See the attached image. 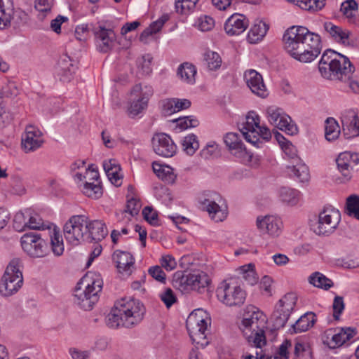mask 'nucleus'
Returning <instances> with one entry per match:
<instances>
[{"instance_id": "f257e3e1", "label": "nucleus", "mask_w": 359, "mask_h": 359, "mask_svg": "<svg viewBox=\"0 0 359 359\" xmlns=\"http://www.w3.org/2000/svg\"><path fill=\"white\" fill-rule=\"evenodd\" d=\"M283 41L285 50L301 62H311L322 50L321 38L303 26H292L284 33Z\"/></svg>"}, {"instance_id": "f03ea898", "label": "nucleus", "mask_w": 359, "mask_h": 359, "mask_svg": "<svg viewBox=\"0 0 359 359\" xmlns=\"http://www.w3.org/2000/svg\"><path fill=\"white\" fill-rule=\"evenodd\" d=\"M67 241L73 245L81 242H100L108 234V229L102 220L88 221L84 215L72 216L64 226Z\"/></svg>"}, {"instance_id": "7ed1b4c3", "label": "nucleus", "mask_w": 359, "mask_h": 359, "mask_svg": "<svg viewBox=\"0 0 359 359\" xmlns=\"http://www.w3.org/2000/svg\"><path fill=\"white\" fill-rule=\"evenodd\" d=\"M145 313L144 305L133 298H123L117 301L107 316V325L111 328L120 326L127 328L139 324Z\"/></svg>"}, {"instance_id": "20e7f679", "label": "nucleus", "mask_w": 359, "mask_h": 359, "mask_svg": "<svg viewBox=\"0 0 359 359\" xmlns=\"http://www.w3.org/2000/svg\"><path fill=\"white\" fill-rule=\"evenodd\" d=\"M339 59L334 58V62L330 65V77H325L330 80H338L340 88L346 92L359 93V77L354 75L355 67L349 59L337 53Z\"/></svg>"}, {"instance_id": "39448f33", "label": "nucleus", "mask_w": 359, "mask_h": 359, "mask_svg": "<svg viewBox=\"0 0 359 359\" xmlns=\"http://www.w3.org/2000/svg\"><path fill=\"white\" fill-rule=\"evenodd\" d=\"M88 276L77 284L74 294V302L81 309L88 311L98 301V293L102 289V280L98 277L88 281Z\"/></svg>"}, {"instance_id": "423d86ee", "label": "nucleus", "mask_w": 359, "mask_h": 359, "mask_svg": "<svg viewBox=\"0 0 359 359\" xmlns=\"http://www.w3.org/2000/svg\"><path fill=\"white\" fill-rule=\"evenodd\" d=\"M210 279L203 271H177L172 278L173 286L182 291L196 290L201 293L210 284Z\"/></svg>"}, {"instance_id": "0eeeda50", "label": "nucleus", "mask_w": 359, "mask_h": 359, "mask_svg": "<svg viewBox=\"0 0 359 359\" xmlns=\"http://www.w3.org/2000/svg\"><path fill=\"white\" fill-rule=\"evenodd\" d=\"M21 260L13 259L8 265L0 282V293L4 297H10L17 292L23 283L22 273L20 268Z\"/></svg>"}, {"instance_id": "6e6552de", "label": "nucleus", "mask_w": 359, "mask_h": 359, "mask_svg": "<svg viewBox=\"0 0 359 359\" xmlns=\"http://www.w3.org/2000/svg\"><path fill=\"white\" fill-rule=\"evenodd\" d=\"M261 316L259 311H252L251 314L248 313L244 316L241 325L248 343L256 348H262L266 343L264 331L259 329L258 325Z\"/></svg>"}, {"instance_id": "1a4fd4ad", "label": "nucleus", "mask_w": 359, "mask_h": 359, "mask_svg": "<svg viewBox=\"0 0 359 359\" xmlns=\"http://www.w3.org/2000/svg\"><path fill=\"white\" fill-rule=\"evenodd\" d=\"M297 297L293 292L287 293L276 305L271 320L274 330L283 328L297 304Z\"/></svg>"}, {"instance_id": "9d476101", "label": "nucleus", "mask_w": 359, "mask_h": 359, "mask_svg": "<svg viewBox=\"0 0 359 359\" xmlns=\"http://www.w3.org/2000/svg\"><path fill=\"white\" fill-rule=\"evenodd\" d=\"M218 299L228 306H240L246 299V292L240 286H232L223 281L216 290Z\"/></svg>"}, {"instance_id": "9b49d317", "label": "nucleus", "mask_w": 359, "mask_h": 359, "mask_svg": "<svg viewBox=\"0 0 359 359\" xmlns=\"http://www.w3.org/2000/svg\"><path fill=\"white\" fill-rule=\"evenodd\" d=\"M341 219V214L334 208H324L312 229L318 235H329L334 231Z\"/></svg>"}, {"instance_id": "f8f14e48", "label": "nucleus", "mask_w": 359, "mask_h": 359, "mask_svg": "<svg viewBox=\"0 0 359 359\" xmlns=\"http://www.w3.org/2000/svg\"><path fill=\"white\" fill-rule=\"evenodd\" d=\"M269 122L287 134L294 135L298 133V128L291 117L278 107L270 106L266 109Z\"/></svg>"}, {"instance_id": "ddd939ff", "label": "nucleus", "mask_w": 359, "mask_h": 359, "mask_svg": "<svg viewBox=\"0 0 359 359\" xmlns=\"http://www.w3.org/2000/svg\"><path fill=\"white\" fill-rule=\"evenodd\" d=\"M205 195L207 198H200V202L203 205V208L215 222H222L227 216V211L226 208L223 209L219 205V203L222 201L221 196L213 191H208Z\"/></svg>"}, {"instance_id": "4468645a", "label": "nucleus", "mask_w": 359, "mask_h": 359, "mask_svg": "<svg viewBox=\"0 0 359 359\" xmlns=\"http://www.w3.org/2000/svg\"><path fill=\"white\" fill-rule=\"evenodd\" d=\"M337 170L342 175V182L349 181L355 166L359 163V154L348 151L341 152L336 159Z\"/></svg>"}, {"instance_id": "2eb2a0df", "label": "nucleus", "mask_w": 359, "mask_h": 359, "mask_svg": "<svg viewBox=\"0 0 359 359\" xmlns=\"http://www.w3.org/2000/svg\"><path fill=\"white\" fill-rule=\"evenodd\" d=\"M152 148L156 154L170 158L177 151V146L168 135L164 133H158L154 135L151 139Z\"/></svg>"}, {"instance_id": "dca6fc26", "label": "nucleus", "mask_w": 359, "mask_h": 359, "mask_svg": "<svg viewBox=\"0 0 359 359\" xmlns=\"http://www.w3.org/2000/svg\"><path fill=\"white\" fill-rule=\"evenodd\" d=\"M152 94L153 89L151 86L146 85L142 87L141 83L136 84L131 90V95H135L138 98L132 102L128 109L130 114L137 116L145 109Z\"/></svg>"}, {"instance_id": "f3484780", "label": "nucleus", "mask_w": 359, "mask_h": 359, "mask_svg": "<svg viewBox=\"0 0 359 359\" xmlns=\"http://www.w3.org/2000/svg\"><path fill=\"white\" fill-rule=\"evenodd\" d=\"M44 142L43 133L36 126L29 125L22 136V148L25 153L34 151L40 148Z\"/></svg>"}, {"instance_id": "a211bd4d", "label": "nucleus", "mask_w": 359, "mask_h": 359, "mask_svg": "<svg viewBox=\"0 0 359 359\" xmlns=\"http://www.w3.org/2000/svg\"><path fill=\"white\" fill-rule=\"evenodd\" d=\"M259 116L251 112L246 116V121L242 124L240 129L245 140L257 148L261 147L263 143L259 140L258 135H256V128L259 127Z\"/></svg>"}, {"instance_id": "6ab92c4d", "label": "nucleus", "mask_w": 359, "mask_h": 359, "mask_svg": "<svg viewBox=\"0 0 359 359\" xmlns=\"http://www.w3.org/2000/svg\"><path fill=\"white\" fill-rule=\"evenodd\" d=\"M224 142L231 154L242 161H250L252 154L248 151L238 134L228 133L224 137Z\"/></svg>"}, {"instance_id": "aec40b11", "label": "nucleus", "mask_w": 359, "mask_h": 359, "mask_svg": "<svg viewBox=\"0 0 359 359\" xmlns=\"http://www.w3.org/2000/svg\"><path fill=\"white\" fill-rule=\"evenodd\" d=\"M97 43V50L103 53L110 51L116 39L114 32L111 29H106L102 25L95 27L93 29Z\"/></svg>"}, {"instance_id": "412c9836", "label": "nucleus", "mask_w": 359, "mask_h": 359, "mask_svg": "<svg viewBox=\"0 0 359 359\" xmlns=\"http://www.w3.org/2000/svg\"><path fill=\"white\" fill-rule=\"evenodd\" d=\"M244 78L248 86L255 95L262 98L269 95L262 76L259 72L254 69H249L245 72Z\"/></svg>"}, {"instance_id": "4be33fe9", "label": "nucleus", "mask_w": 359, "mask_h": 359, "mask_svg": "<svg viewBox=\"0 0 359 359\" xmlns=\"http://www.w3.org/2000/svg\"><path fill=\"white\" fill-rule=\"evenodd\" d=\"M341 123L343 134L346 139L359 135V118L354 111H346L341 116Z\"/></svg>"}, {"instance_id": "5701e85b", "label": "nucleus", "mask_w": 359, "mask_h": 359, "mask_svg": "<svg viewBox=\"0 0 359 359\" xmlns=\"http://www.w3.org/2000/svg\"><path fill=\"white\" fill-rule=\"evenodd\" d=\"M76 69L74 61L67 54L62 55L56 67V74L59 79L62 82H69Z\"/></svg>"}, {"instance_id": "b1692460", "label": "nucleus", "mask_w": 359, "mask_h": 359, "mask_svg": "<svg viewBox=\"0 0 359 359\" xmlns=\"http://www.w3.org/2000/svg\"><path fill=\"white\" fill-rule=\"evenodd\" d=\"M112 259L116 264L119 273L127 276L132 273L134 269L135 259L130 253L116 250L112 255Z\"/></svg>"}, {"instance_id": "393cba45", "label": "nucleus", "mask_w": 359, "mask_h": 359, "mask_svg": "<svg viewBox=\"0 0 359 359\" xmlns=\"http://www.w3.org/2000/svg\"><path fill=\"white\" fill-rule=\"evenodd\" d=\"M93 165L88 166V168L86 171V175H90L88 177L89 180H92L93 181L97 182V183H95V182H86L84 184L83 188V192L85 195H86L88 197H90L93 198H99L102 195V188L100 185V182H98L99 180V173L97 170H95L93 168Z\"/></svg>"}, {"instance_id": "a878e982", "label": "nucleus", "mask_w": 359, "mask_h": 359, "mask_svg": "<svg viewBox=\"0 0 359 359\" xmlns=\"http://www.w3.org/2000/svg\"><path fill=\"white\" fill-rule=\"evenodd\" d=\"M248 26V20L243 15L234 13L230 16L224 24V30L229 36L239 35Z\"/></svg>"}, {"instance_id": "bb28decb", "label": "nucleus", "mask_w": 359, "mask_h": 359, "mask_svg": "<svg viewBox=\"0 0 359 359\" xmlns=\"http://www.w3.org/2000/svg\"><path fill=\"white\" fill-rule=\"evenodd\" d=\"M257 226L259 229L273 236H278L281 232L282 222L276 217L266 215L257 218Z\"/></svg>"}, {"instance_id": "cd10ccee", "label": "nucleus", "mask_w": 359, "mask_h": 359, "mask_svg": "<svg viewBox=\"0 0 359 359\" xmlns=\"http://www.w3.org/2000/svg\"><path fill=\"white\" fill-rule=\"evenodd\" d=\"M203 314H205L203 309L194 310L190 313L187 320L186 326L193 341L201 339L200 329L203 328L199 327V323H203Z\"/></svg>"}, {"instance_id": "c85d7f7f", "label": "nucleus", "mask_w": 359, "mask_h": 359, "mask_svg": "<svg viewBox=\"0 0 359 359\" xmlns=\"http://www.w3.org/2000/svg\"><path fill=\"white\" fill-rule=\"evenodd\" d=\"M357 330L355 327H345L334 329V334L332 337L331 346L334 348L341 346L344 344L348 341L355 337Z\"/></svg>"}, {"instance_id": "c756f323", "label": "nucleus", "mask_w": 359, "mask_h": 359, "mask_svg": "<svg viewBox=\"0 0 359 359\" xmlns=\"http://www.w3.org/2000/svg\"><path fill=\"white\" fill-rule=\"evenodd\" d=\"M316 321V314L313 312H307L302 316L290 329L291 334L300 333L307 331L313 327Z\"/></svg>"}, {"instance_id": "7c9ffc66", "label": "nucleus", "mask_w": 359, "mask_h": 359, "mask_svg": "<svg viewBox=\"0 0 359 359\" xmlns=\"http://www.w3.org/2000/svg\"><path fill=\"white\" fill-rule=\"evenodd\" d=\"M196 68L189 62H184L181 64L177 71V76L183 82L193 85L196 82Z\"/></svg>"}, {"instance_id": "2f4dec72", "label": "nucleus", "mask_w": 359, "mask_h": 359, "mask_svg": "<svg viewBox=\"0 0 359 359\" xmlns=\"http://www.w3.org/2000/svg\"><path fill=\"white\" fill-rule=\"evenodd\" d=\"M269 26L264 22H256L248 32L247 39L250 43H257L264 37Z\"/></svg>"}, {"instance_id": "473e14b6", "label": "nucleus", "mask_w": 359, "mask_h": 359, "mask_svg": "<svg viewBox=\"0 0 359 359\" xmlns=\"http://www.w3.org/2000/svg\"><path fill=\"white\" fill-rule=\"evenodd\" d=\"M287 168L290 170L294 176L300 182H308L309 179V168L305 163L302 162L300 158H295V162L291 165H287Z\"/></svg>"}, {"instance_id": "72a5a7b5", "label": "nucleus", "mask_w": 359, "mask_h": 359, "mask_svg": "<svg viewBox=\"0 0 359 359\" xmlns=\"http://www.w3.org/2000/svg\"><path fill=\"white\" fill-rule=\"evenodd\" d=\"M168 15L164 14L157 20L153 22L141 33L140 36V41L144 43H147L148 37L159 32L164 24L168 20Z\"/></svg>"}, {"instance_id": "f704fd0d", "label": "nucleus", "mask_w": 359, "mask_h": 359, "mask_svg": "<svg viewBox=\"0 0 359 359\" xmlns=\"http://www.w3.org/2000/svg\"><path fill=\"white\" fill-rule=\"evenodd\" d=\"M309 281L313 286L328 290L334 283L332 280L320 272L313 273L309 278Z\"/></svg>"}, {"instance_id": "c9c22d12", "label": "nucleus", "mask_w": 359, "mask_h": 359, "mask_svg": "<svg viewBox=\"0 0 359 359\" xmlns=\"http://www.w3.org/2000/svg\"><path fill=\"white\" fill-rule=\"evenodd\" d=\"M334 54H337V53L331 50H327L321 57L318 65V69L321 75L324 78L330 77V74L329 73V71L331 69L330 65L334 62V58L332 59L331 57L332 55Z\"/></svg>"}, {"instance_id": "e433bc0d", "label": "nucleus", "mask_w": 359, "mask_h": 359, "mask_svg": "<svg viewBox=\"0 0 359 359\" xmlns=\"http://www.w3.org/2000/svg\"><path fill=\"white\" fill-rule=\"evenodd\" d=\"M50 237L53 252L56 256H60L64 251V245L60 231L55 226L52 231L50 230Z\"/></svg>"}, {"instance_id": "4c0bfd02", "label": "nucleus", "mask_w": 359, "mask_h": 359, "mask_svg": "<svg viewBox=\"0 0 359 359\" xmlns=\"http://www.w3.org/2000/svg\"><path fill=\"white\" fill-rule=\"evenodd\" d=\"M340 134L338 123L334 118L329 117L325 121V137L327 140L332 141L337 139Z\"/></svg>"}, {"instance_id": "58836bf2", "label": "nucleus", "mask_w": 359, "mask_h": 359, "mask_svg": "<svg viewBox=\"0 0 359 359\" xmlns=\"http://www.w3.org/2000/svg\"><path fill=\"white\" fill-rule=\"evenodd\" d=\"M306 11H318L325 6V0H286Z\"/></svg>"}, {"instance_id": "ea45409f", "label": "nucleus", "mask_w": 359, "mask_h": 359, "mask_svg": "<svg viewBox=\"0 0 359 359\" xmlns=\"http://www.w3.org/2000/svg\"><path fill=\"white\" fill-rule=\"evenodd\" d=\"M350 32L337 27L330 36L336 42L343 44L345 46H354V41L350 39Z\"/></svg>"}, {"instance_id": "a19ab883", "label": "nucleus", "mask_w": 359, "mask_h": 359, "mask_svg": "<svg viewBox=\"0 0 359 359\" xmlns=\"http://www.w3.org/2000/svg\"><path fill=\"white\" fill-rule=\"evenodd\" d=\"M48 252V247L44 239H38L32 248L28 249L27 254L32 257H43Z\"/></svg>"}, {"instance_id": "79ce46f5", "label": "nucleus", "mask_w": 359, "mask_h": 359, "mask_svg": "<svg viewBox=\"0 0 359 359\" xmlns=\"http://www.w3.org/2000/svg\"><path fill=\"white\" fill-rule=\"evenodd\" d=\"M172 121L176 123L175 129H179L180 131L190 128H195L199 125L198 120L194 116L180 117L174 119Z\"/></svg>"}, {"instance_id": "37998d69", "label": "nucleus", "mask_w": 359, "mask_h": 359, "mask_svg": "<svg viewBox=\"0 0 359 359\" xmlns=\"http://www.w3.org/2000/svg\"><path fill=\"white\" fill-rule=\"evenodd\" d=\"M358 9V3L355 0H346L341 5L340 11L348 19L349 22L354 23L355 17L354 12Z\"/></svg>"}, {"instance_id": "c03bdc74", "label": "nucleus", "mask_w": 359, "mask_h": 359, "mask_svg": "<svg viewBox=\"0 0 359 359\" xmlns=\"http://www.w3.org/2000/svg\"><path fill=\"white\" fill-rule=\"evenodd\" d=\"M254 267V264H248L241 266L238 269V273L242 275V278L250 285H253L257 282Z\"/></svg>"}, {"instance_id": "a18cd8bd", "label": "nucleus", "mask_w": 359, "mask_h": 359, "mask_svg": "<svg viewBox=\"0 0 359 359\" xmlns=\"http://www.w3.org/2000/svg\"><path fill=\"white\" fill-rule=\"evenodd\" d=\"M299 194L298 191L287 187H282L279 191V196L281 201L291 205L297 203Z\"/></svg>"}, {"instance_id": "49530a36", "label": "nucleus", "mask_w": 359, "mask_h": 359, "mask_svg": "<svg viewBox=\"0 0 359 359\" xmlns=\"http://www.w3.org/2000/svg\"><path fill=\"white\" fill-rule=\"evenodd\" d=\"M346 212L359 220V196L351 195L346 199Z\"/></svg>"}, {"instance_id": "de8ad7c7", "label": "nucleus", "mask_w": 359, "mask_h": 359, "mask_svg": "<svg viewBox=\"0 0 359 359\" xmlns=\"http://www.w3.org/2000/svg\"><path fill=\"white\" fill-rule=\"evenodd\" d=\"M183 149L189 155H193L199 147L197 137L194 134L186 136L182 142Z\"/></svg>"}, {"instance_id": "09e8293b", "label": "nucleus", "mask_w": 359, "mask_h": 359, "mask_svg": "<svg viewBox=\"0 0 359 359\" xmlns=\"http://www.w3.org/2000/svg\"><path fill=\"white\" fill-rule=\"evenodd\" d=\"M208 68L210 70H215L220 67L222 59L219 54L214 51H208L204 55Z\"/></svg>"}, {"instance_id": "8fccbe9b", "label": "nucleus", "mask_w": 359, "mask_h": 359, "mask_svg": "<svg viewBox=\"0 0 359 359\" xmlns=\"http://www.w3.org/2000/svg\"><path fill=\"white\" fill-rule=\"evenodd\" d=\"M38 239H42L39 234L33 233H25L21 238V245L24 251L27 253L28 249L32 248L33 244Z\"/></svg>"}, {"instance_id": "3c124183", "label": "nucleus", "mask_w": 359, "mask_h": 359, "mask_svg": "<svg viewBox=\"0 0 359 359\" xmlns=\"http://www.w3.org/2000/svg\"><path fill=\"white\" fill-rule=\"evenodd\" d=\"M198 0H176L175 9L177 13H185L187 11L192 10L195 8Z\"/></svg>"}, {"instance_id": "603ef678", "label": "nucleus", "mask_w": 359, "mask_h": 359, "mask_svg": "<svg viewBox=\"0 0 359 359\" xmlns=\"http://www.w3.org/2000/svg\"><path fill=\"white\" fill-rule=\"evenodd\" d=\"M142 207V203L140 200L136 198L132 197L127 201L125 212H128L131 216L137 215Z\"/></svg>"}, {"instance_id": "864d4df0", "label": "nucleus", "mask_w": 359, "mask_h": 359, "mask_svg": "<svg viewBox=\"0 0 359 359\" xmlns=\"http://www.w3.org/2000/svg\"><path fill=\"white\" fill-rule=\"evenodd\" d=\"M153 57L151 55L147 54L143 55L137 62L138 67L144 74H149L151 71V62Z\"/></svg>"}, {"instance_id": "5fc2aeb1", "label": "nucleus", "mask_w": 359, "mask_h": 359, "mask_svg": "<svg viewBox=\"0 0 359 359\" xmlns=\"http://www.w3.org/2000/svg\"><path fill=\"white\" fill-rule=\"evenodd\" d=\"M27 224V227L31 229H36V230H40V229H50V227L48 226H45V225L43 223L42 218L39 215H34L30 216L29 221Z\"/></svg>"}, {"instance_id": "6e6d98bb", "label": "nucleus", "mask_w": 359, "mask_h": 359, "mask_svg": "<svg viewBox=\"0 0 359 359\" xmlns=\"http://www.w3.org/2000/svg\"><path fill=\"white\" fill-rule=\"evenodd\" d=\"M158 177L165 183L172 184L175 182L176 175L174 174L171 167L166 165L162 169L161 173L158 174Z\"/></svg>"}, {"instance_id": "4d7b16f0", "label": "nucleus", "mask_w": 359, "mask_h": 359, "mask_svg": "<svg viewBox=\"0 0 359 359\" xmlns=\"http://www.w3.org/2000/svg\"><path fill=\"white\" fill-rule=\"evenodd\" d=\"M344 307L345 304L343 297L340 296H336L332 304L333 317L334 320H339V316L343 312Z\"/></svg>"}, {"instance_id": "13d9d810", "label": "nucleus", "mask_w": 359, "mask_h": 359, "mask_svg": "<svg viewBox=\"0 0 359 359\" xmlns=\"http://www.w3.org/2000/svg\"><path fill=\"white\" fill-rule=\"evenodd\" d=\"M159 297L167 308H170L177 301V297L170 288H166L160 294Z\"/></svg>"}, {"instance_id": "bf43d9fd", "label": "nucleus", "mask_w": 359, "mask_h": 359, "mask_svg": "<svg viewBox=\"0 0 359 359\" xmlns=\"http://www.w3.org/2000/svg\"><path fill=\"white\" fill-rule=\"evenodd\" d=\"M142 215L144 219L150 224L154 226L158 225V214L156 212H154L151 207L146 206L142 210Z\"/></svg>"}, {"instance_id": "052dcab7", "label": "nucleus", "mask_w": 359, "mask_h": 359, "mask_svg": "<svg viewBox=\"0 0 359 359\" xmlns=\"http://www.w3.org/2000/svg\"><path fill=\"white\" fill-rule=\"evenodd\" d=\"M174 98L165 99L161 102V111L165 116L176 113Z\"/></svg>"}, {"instance_id": "680f3d73", "label": "nucleus", "mask_w": 359, "mask_h": 359, "mask_svg": "<svg viewBox=\"0 0 359 359\" xmlns=\"http://www.w3.org/2000/svg\"><path fill=\"white\" fill-rule=\"evenodd\" d=\"M12 119L13 116L11 112L0 104V130L9 124Z\"/></svg>"}, {"instance_id": "e2e57ef3", "label": "nucleus", "mask_w": 359, "mask_h": 359, "mask_svg": "<svg viewBox=\"0 0 359 359\" xmlns=\"http://www.w3.org/2000/svg\"><path fill=\"white\" fill-rule=\"evenodd\" d=\"M148 272L152 278L159 282L163 283L165 280V273L159 266L150 267Z\"/></svg>"}, {"instance_id": "0e129e2a", "label": "nucleus", "mask_w": 359, "mask_h": 359, "mask_svg": "<svg viewBox=\"0 0 359 359\" xmlns=\"http://www.w3.org/2000/svg\"><path fill=\"white\" fill-rule=\"evenodd\" d=\"M214 19L210 16L205 15L203 18H201L198 27L201 31L208 32L214 27Z\"/></svg>"}, {"instance_id": "69168bd1", "label": "nucleus", "mask_w": 359, "mask_h": 359, "mask_svg": "<svg viewBox=\"0 0 359 359\" xmlns=\"http://www.w3.org/2000/svg\"><path fill=\"white\" fill-rule=\"evenodd\" d=\"M68 21V18L58 15L56 18L53 19L50 22V28L56 34L61 32V25L63 22Z\"/></svg>"}, {"instance_id": "338daca9", "label": "nucleus", "mask_w": 359, "mask_h": 359, "mask_svg": "<svg viewBox=\"0 0 359 359\" xmlns=\"http://www.w3.org/2000/svg\"><path fill=\"white\" fill-rule=\"evenodd\" d=\"M161 266L167 271L173 270L177 266V263L174 257L169 255L162 257L161 259Z\"/></svg>"}, {"instance_id": "774afa93", "label": "nucleus", "mask_w": 359, "mask_h": 359, "mask_svg": "<svg viewBox=\"0 0 359 359\" xmlns=\"http://www.w3.org/2000/svg\"><path fill=\"white\" fill-rule=\"evenodd\" d=\"M69 353L72 359H88L90 355V351H80L76 348H71Z\"/></svg>"}]
</instances>
